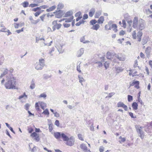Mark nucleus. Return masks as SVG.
<instances>
[{"mask_svg": "<svg viewBox=\"0 0 152 152\" xmlns=\"http://www.w3.org/2000/svg\"><path fill=\"white\" fill-rule=\"evenodd\" d=\"M35 87V83L34 81V80L33 79L31 81V84L30 86V88L31 89H34Z\"/></svg>", "mask_w": 152, "mask_h": 152, "instance_id": "24", "label": "nucleus"}, {"mask_svg": "<svg viewBox=\"0 0 152 152\" xmlns=\"http://www.w3.org/2000/svg\"><path fill=\"white\" fill-rule=\"evenodd\" d=\"M102 13V11L98 10L97 11L94 17L95 18H98L99 16L101 15Z\"/></svg>", "mask_w": 152, "mask_h": 152, "instance_id": "19", "label": "nucleus"}, {"mask_svg": "<svg viewBox=\"0 0 152 152\" xmlns=\"http://www.w3.org/2000/svg\"><path fill=\"white\" fill-rule=\"evenodd\" d=\"M138 101L140 102L141 104H143V103L142 102V101L139 97H138Z\"/></svg>", "mask_w": 152, "mask_h": 152, "instance_id": "64", "label": "nucleus"}, {"mask_svg": "<svg viewBox=\"0 0 152 152\" xmlns=\"http://www.w3.org/2000/svg\"><path fill=\"white\" fill-rule=\"evenodd\" d=\"M84 49L83 48H81L77 52V56L80 57L84 53Z\"/></svg>", "mask_w": 152, "mask_h": 152, "instance_id": "17", "label": "nucleus"}, {"mask_svg": "<svg viewBox=\"0 0 152 152\" xmlns=\"http://www.w3.org/2000/svg\"><path fill=\"white\" fill-rule=\"evenodd\" d=\"M78 136L79 139L83 141L84 140L83 138V135L82 134H78Z\"/></svg>", "mask_w": 152, "mask_h": 152, "instance_id": "45", "label": "nucleus"}, {"mask_svg": "<svg viewBox=\"0 0 152 152\" xmlns=\"http://www.w3.org/2000/svg\"><path fill=\"white\" fill-rule=\"evenodd\" d=\"M128 100L129 102H131L133 99V97L132 96L130 95H128Z\"/></svg>", "mask_w": 152, "mask_h": 152, "instance_id": "44", "label": "nucleus"}, {"mask_svg": "<svg viewBox=\"0 0 152 152\" xmlns=\"http://www.w3.org/2000/svg\"><path fill=\"white\" fill-rule=\"evenodd\" d=\"M72 11H69L67 12L65 15V17H68L71 16L72 14Z\"/></svg>", "mask_w": 152, "mask_h": 152, "instance_id": "33", "label": "nucleus"}, {"mask_svg": "<svg viewBox=\"0 0 152 152\" xmlns=\"http://www.w3.org/2000/svg\"><path fill=\"white\" fill-rule=\"evenodd\" d=\"M137 131L139 133V136L142 139H143L144 136V132L140 129H137Z\"/></svg>", "mask_w": 152, "mask_h": 152, "instance_id": "7", "label": "nucleus"}, {"mask_svg": "<svg viewBox=\"0 0 152 152\" xmlns=\"http://www.w3.org/2000/svg\"><path fill=\"white\" fill-rule=\"evenodd\" d=\"M122 24H123V27L124 28H126V23L125 21L124 20H122Z\"/></svg>", "mask_w": 152, "mask_h": 152, "instance_id": "61", "label": "nucleus"}, {"mask_svg": "<svg viewBox=\"0 0 152 152\" xmlns=\"http://www.w3.org/2000/svg\"><path fill=\"white\" fill-rule=\"evenodd\" d=\"M125 33V32L124 31L122 30L120 32L119 34L121 36L124 35Z\"/></svg>", "mask_w": 152, "mask_h": 152, "instance_id": "59", "label": "nucleus"}, {"mask_svg": "<svg viewBox=\"0 0 152 152\" xmlns=\"http://www.w3.org/2000/svg\"><path fill=\"white\" fill-rule=\"evenodd\" d=\"M45 65L44 60L41 58L39 60L38 62H37L35 64V68L37 70H42Z\"/></svg>", "mask_w": 152, "mask_h": 152, "instance_id": "2", "label": "nucleus"}, {"mask_svg": "<svg viewBox=\"0 0 152 152\" xmlns=\"http://www.w3.org/2000/svg\"><path fill=\"white\" fill-rule=\"evenodd\" d=\"M47 7H48L47 5H42L40 6L39 7H37L32 9V11L34 12H36L37 11L40 10L41 9H45Z\"/></svg>", "mask_w": 152, "mask_h": 152, "instance_id": "9", "label": "nucleus"}, {"mask_svg": "<svg viewBox=\"0 0 152 152\" xmlns=\"http://www.w3.org/2000/svg\"><path fill=\"white\" fill-rule=\"evenodd\" d=\"M115 70L117 73L122 72L124 69H122L121 67H118L115 68Z\"/></svg>", "mask_w": 152, "mask_h": 152, "instance_id": "27", "label": "nucleus"}, {"mask_svg": "<svg viewBox=\"0 0 152 152\" xmlns=\"http://www.w3.org/2000/svg\"><path fill=\"white\" fill-rule=\"evenodd\" d=\"M22 4L23 7H26L28 6L29 3L27 1H24Z\"/></svg>", "mask_w": 152, "mask_h": 152, "instance_id": "35", "label": "nucleus"}, {"mask_svg": "<svg viewBox=\"0 0 152 152\" xmlns=\"http://www.w3.org/2000/svg\"><path fill=\"white\" fill-rule=\"evenodd\" d=\"M78 78L79 80V82L81 83V85H83V84L82 83V82L83 81H84V79L83 78V77H81L80 76H79Z\"/></svg>", "mask_w": 152, "mask_h": 152, "instance_id": "47", "label": "nucleus"}, {"mask_svg": "<svg viewBox=\"0 0 152 152\" xmlns=\"http://www.w3.org/2000/svg\"><path fill=\"white\" fill-rule=\"evenodd\" d=\"M64 7V5L62 3H59L58 5L57 9H62Z\"/></svg>", "mask_w": 152, "mask_h": 152, "instance_id": "40", "label": "nucleus"}, {"mask_svg": "<svg viewBox=\"0 0 152 152\" xmlns=\"http://www.w3.org/2000/svg\"><path fill=\"white\" fill-rule=\"evenodd\" d=\"M81 148L83 149V151L85 152H90V150H88L87 147L86 145L84 144H81L80 145Z\"/></svg>", "mask_w": 152, "mask_h": 152, "instance_id": "13", "label": "nucleus"}, {"mask_svg": "<svg viewBox=\"0 0 152 152\" xmlns=\"http://www.w3.org/2000/svg\"><path fill=\"white\" fill-rule=\"evenodd\" d=\"M48 125L49 126V129L50 132H52L53 129V124L51 122L50 120L48 119Z\"/></svg>", "mask_w": 152, "mask_h": 152, "instance_id": "12", "label": "nucleus"}, {"mask_svg": "<svg viewBox=\"0 0 152 152\" xmlns=\"http://www.w3.org/2000/svg\"><path fill=\"white\" fill-rule=\"evenodd\" d=\"M66 144L67 145L71 146L74 144L75 139L73 137H71L69 138V140H67Z\"/></svg>", "mask_w": 152, "mask_h": 152, "instance_id": "4", "label": "nucleus"}, {"mask_svg": "<svg viewBox=\"0 0 152 152\" xmlns=\"http://www.w3.org/2000/svg\"><path fill=\"white\" fill-rule=\"evenodd\" d=\"M105 29L106 30H110L111 29V26L110 25H106L105 26Z\"/></svg>", "mask_w": 152, "mask_h": 152, "instance_id": "34", "label": "nucleus"}, {"mask_svg": "<svg viewBox=\"0 0 152 152\" xmlns=\"http://www.w3.org/2000/svg\"><path fill=\"white\" fill-rule=\"evenodd\" d=\"M139 28L140 30L143 29L145 27L144 20L142 19H140L138 21Z\"/></svg>", "mask_w": 152, "mask_h": 152, "instance_id": "5", "label": "nucleus"}, {"mask_svg": "<svg viewBox=\"0 0 152 152\" xmlns=\"http://www.w3.org/2000/svg\"><path fill=\"white\" fill-rule=\"evenodd\" d=\"M147 42V41L146 39H143L142 41V44L143 45H144L146 44Z\"/></svg>", "mask_w": 152, "mask_h": 152, "instance_id": "56", "label": "nucleus"}, {"mask_svg": "<svg viewBox=\"0 0 152 152\" xmlns=\"http://www.w3.org/2000/svg\"><path fill=\"white\" fill-rule=\"evenodd\" d=\"M138 18L137 17H135L133 19V27L134 28H136L138 26Z\"/></svg>", "mask_w": 152, "mask_h": 152, "instance_id": "6", "label": "nucleus"}, {"mask_svg": "<svg viewBox=\"0 0 152 152\" xmlns=\"http://www.w3.org/2000/svg\"><path fill=\"white\" fill-rule=\"evenodd\" d=\"M139 81H136V83L135 84V86H134V87L137 88V89H138L139 88Z\"/></svg>", "mask_w": 152, "mask_h": 152, "instance_id": "46", "label": "nucleus"}, {"mask_svg": "<svg viewBox=\"0 0 152 152\" xmlns=\"http://www.w3.org/2000/svg\"><path fill=\"white\" fill-rule=\"evenodd\" d=\"M136 31H134L132 33V36L134 39H135L136 38Z\"/></svg>", "mask_w": 152, "mask_h": 152, "instance_id": "42", "label": "nucleus"}, {"mask_svg": "<svg viewBox=\"0 0 152 152\" xmlns=\"http://www.w3.org/2000/svg\"><path fill=\"white\" fill-rule=\"evenodd\" d=\"M56 8V6H53L52 7L46 10V11L48 12L54 10Z\"/></svg>", "mask_w": 152, "mask_h": 152, "instance_id": "29", "label": "nucleus"}, {"mask_svg": "<svg viewBox=\"0 0 152 152\" xmlns=\"http://www.w3.org/2000/svg\"><path fill=\"white\" fill-rule=\"evenodd\" d=\"M110 63L107 61H106L104 64V66L106 69H107L109 66Z\"/></svg>", "mask_w": 152, "mask_h": 152, "instance_id": "36", "label": "nucleus"}, {"mask_svg": "<svg viewBox=\"0 0 152 152\" xmlns=\"http://www.w3.org/2000/svg\"><path fill=\"white\" fill-rule=\"evenodd\" d=\"M90 24L93 25H94L96 23H97V21L95 20H91L90 22Z\"/></svg>", "mask_w": 152, "mask_h": 152, "instance_id": "38", "label": "nucleus"}, {"mask_svg": "<svg viewBox=\"0 0 152 152\" xmlns=\"http://www.w3.org/2000/svg\"><path fill=\"white\" fill-rule=\"evenodd\" d=\"M80 41L81 42H83V43H89L90 41L88 40H85V36H83L81 37L80 39Z\"/></svg>", "mask_w": 152, "mask_h": 152, "instance_id": "22", "label": "nucleus"}, {"mask_svg": "<svg viewBox=\"0 0 152 152\" xmlns=\"http://www.w3.org/2000/svg\"><path fill=\"white\" fill-rule=\"evenodd\" d=\"M125 104L123 102H120L118 103L117 104V106L118 107H123Z\"/></svg>", "mask_w": 152, "mask_h": 152, "instance_id": "31", "label": "nucleus"}, {"mask_svg": "<svg viewBox=\"0 0 152 152\" xmlns=\"http://www.w3.org/2000/svg\"><path fill=\"white\" fill-rule=\"evenodd\" d=\"M129 114L132 118H136V116H134L133 115V113H132L130 112Z\"/></svg>", "mask_w": 152, "mask_h": 152, "instance_id": "58", "label": "nucleus"}, {"mask_svg": "<svg viewBox=\"0 0 152 152\" xmlns=\"http://www.w3.org/2000/svg\"><path fill=\"white\" fill-rule=\"evenodd\" d=\"M29 106V104H26L24 106L26 110H28Z\"/></svg>", "mask_w": 152, "mask_h": 152, "instance_id": "49", "label": "nucleus"}, {"mask_svg": "<svg viewBox=\"0 0 152 152\" xmlns=\"http://www.w3.org/2000/svg\"><path fill=\"white\" fill-rule=\"evenodd\" d=\"M119 138L120 139H121V140L120 141H119V142L120 143H122V142H124L126 140V139L124 138H122L121 137H119Z\"/></svg>", "mask_w": 152, "mask_h": 152, "instance_id": "43", "label": "nucleus"}, {"mask_svg": "<svg viewBox=\"0 0 152 152\" xmlns=\"http://www.w3.org/2000/svg\"><path fill=\"white\" fill-rule=\"evenodd\" d=\"M45 15L43 14L42 15L40 16V18L41 20L42 21H44V17H45Z\"/></svg>", "mask_w": 152, "mask_h": 152, "instance_id": "60", "label": "nucleus"}, {"mask_svg": "<svg viewBox=\"0 0 152 152\" xmlns=\"http://www.w3.org/2000/svg\"><path fill=\"white\" fill-rule=\"evenodd\" d=\"M65 28H68L70 26V24L69 23H64L63 24Z\"/></svg>", "mask_w": 152, "mask_h": 152, "instance_id": "54", "label": "nucleus"}, {"mask_svg": "<svg viewBox=\"0 0 152 152\" xmlns=\"http://www.w3.org/2000/svg\"><path fill=\"white\" fill-rule=\"evenodd\" d=\"M41 12H39V11L37 12L34 13V15L36 17H37L41 13Z\"/></svg>", "mask_w": 152, "mask_h": 152, "instance_id": "62", "label": "nucleus"}, {"mask_svg": "<svg viewBox=\"0 0 152 152\" xmlns=\"http://www.w3.org/2000/svg\"><path fill=\"white\" fill-rule=\"evenodd\" d=\"M99 150L100 152H103L104 150V148L103 146H100L99 148Z\"/></svg>", "mask_w": 152, "mask_h": 152, "instance_id": "50", "label": "nucleus"}, {"mask_svg": "<svg viewBox=\"0 0 152 152\" xmlns=\"http://www.w3.org/2000/svg\"><path fill=\"white\" fill-rule=\"evenodd\" d=\"M104 21V17L103 16H101L97 21V22L99 24H102L103 23Z\"/></svg>", "mask_w": 152, "mask_h": 152, "instance_id": "21", "label": "nucleus"}, {"mask_svg": "<svg viewBox=\"0 0 152 152\" xmlns=\"http://www.w3.org/2000/svg\"><path fill=\"white\" fill-rule=\"evenodd\" d=\"M23 31V28H22L20 30H16V32L18 33H19Z\"/></svg>", "mask_w": 152, "mask_h": 152, "instance_id": "63", "label": "nucleus"}, {"mask_svg": "<svg viewBox=\"0 0 152 152\" xmlns=\"http://www.w3.org/2000/svg\"><path fill=\"white\" fill-rule=\"evenodd\" d=\"M16 81L14 77L8 79L4 84L5 88L7 89H16Z\"/></svg>", "mask_w": 152, "mask_h": 152, "instance_id": "1", "label": "nucleus"}, {"mask_svg": "<svg viewBox=\"0 0 152 152\" xmlns=\"http://www.w3.org/2000/svg\"><path fill=\"white\" fill-rule=\"evenodd\" d=\"M40 105L41 108L43 110H44V108L46 106V104L42 102H40Z\"/></svg>", "mask_w": 152, "mask_h": 152, "instance_id": "30", "label": "nucleus"}, {"mask_svg": "<svg viewBox=\"0 0 152 152\" xmlns=\"http://www.w3.org/2000/svg\"><path fill=\"white\" fill-rule=\"evenodd\" d=\"M24 97H25V99H26L27 98V95H26V94L25 93H24L23 94V95L20 96L19 97V99H21L22 98H23Z\"/></svg>", "mask_w": 152, "mask_h": 152, "instance_id": "37", "label": "nucleus"}, {"mask_svg": "<svg viewBox=\"0 0 152 152\" xmlns=\"http://www.w3.org/2000/svg\"><path fill=\"white\" fill-rule=\"evenodd\" d=\"M115 94V93L114 92H112L108 94V95L106 96L105 97V98H111L112 97L113 95H114Z\"/></svg>", "mask_w": 152, "mask_h": 152, "instance_id": "39", "label": "nucleus"}, {"mask_svg": "<svg viewBox=\"0 0 152 152\" xmlns=\"http://www.w3.org/2000/svg\"><path fill=\"white\" fill-rule=\"evenodd\" d=\"M38 6V4H30L29 6V7H37Z\"/></svg>", "mask_w": 152, "mask_h": 152, "instance_id": "48", "label": "nucleus"}, {"mask_svg": "<svg viewBox=\"0 0 152 152\" xmlns=\"http://www.w3.org/2000/svg\"><path fill=\"white\" fill-rule=\"evenodd\" d=\"M42 114H44L45 115H49V113L48 109L45 110L42 113Z\"/></svg>", "mask_w": 152, "mask_h": 152, "instance_id": "41", "label": "nucleus"}, {"mask_svg": "<svg viewBox=\"0 0 152 152\" xmlns=\"http://www.w3.org/2000/svg\"><path fill=\"white\" fill-rule=\"evenodd\" d=\"M61 132H55L53 133V135L54 137L57 139H60L61 137Z\"/></svg>", "mask_w": 152, "mask_h": 152, "instance_id": "14", "label": "nucleus"}, {"mask_svg": "<svg viewBox=\"0 0 152 152\" xmlns=\"http://www.w3.org/2000/svg\"><path fill=\"white\" fill-rule=\"evenodd\" d=\"M54 116L58 118L60 116L59 114L57 112H55L54 113Z\"/></svg>", "mask_w": 152, "mask_h": 152, "instance_id": "57", "label": "nucleus"}, {"mask_svg": "<svg viewBox=\"0 0 152 152\" xmlns=\"http://www.w3.org/2000/svg\"><path fill=\"white\" fill-rule=\"evenodd\" d=\"M31 136L32 137H35L34 139L37 142H38L39 140V134L35 132H34L31 134Z\"/></svg>", "mask_w": 152, "mask_h": 152, "instance_id": "8", "label": "nucleus"}, {"mask_svg": "<svg viewBox=\"0 0 152 152\" xmlns=\"http://www.w3.org/2000/svg\"><path fill=\"white\" fill-rule=\"evenodd\" d=\"M132 107L134 110L137 109L138 104L136 102H133L132 104Z\"/></svg>", "mask_w": 152, "mask_h": 152, "instance_id": "26", "label": "nucleus"}, {"mask_svg": "<svg viewBox=\"0 0 152 152\" xmlns=\"http://www.w3.org/2000/svg\"><path fill=\"white\" fill-rule=\"evenodd\" d=\"M46 95L44 93H42L39 96V97H43L44 98H45L46 97Z\"/></svg>", "mask_w": 152, "mask_h": 152, "instance_id": "53", "label": "nucleus"}, {"mask_svg": "<svg viewBox=\"0 0 152 152\" xmlns=\"http://www.w3.org/2000/svg\"><path fill=\"white\" fill-rule=\"evenodd\" d=\"M8 71V70L7 69V68H5L4 69V71L2 74H1L0 78H1L2 77L4 76L7 74Z\"/></svg>", "mask_w": 152, "mask_h": 152, "instance_id": "23", "label": "nucleus"}, {"mask_svg": "<svg viewBox=\"0 0 152 152\" xmlns=\"http://www.w3.org/2000/svg\"><path fill=\"white\" fill-rule=\"evenodd\" d=\"M96 10L95 8H92L89 13V15L90 17H92L95 13Z\"/></svg>", "mask_w": 152, "mask_h": 152, "instance_id": "16", "label": "nucleus"}, {"mask_svg": "<svg viewBox=\"0 0 152 152\" xmlns=\"http://www.w3.org/2000/svg\"><path fill=\"white\" fill-rule=\"evenodd\" d=\"M52 24L53 26L52 28L53 31L56 30V28L57 29H59L62 26L61 24L60 23H57V21L56 20H54L53 21Z\"/></svg>", "mask_w": 152, "mask_h": 152, "instance_id": "3", "label": "nucleus"}, {"mask_svg": "<svg viewBox=\"0 0 152 152\" xmlns=\"http://www.w3.org/2000/svg\"><path fill=\"white\" fill-rule=\"evenodd\" d=\"M117 26L115 24H113L112 25V26H111V29H113V30L115 31V32L117 31Z\"/></svg>", "mask_w": 152, "mask_h": 152, "instance_id": "32", "label": "nucleus"}, {"mask_svg": "<svg viewBox=\"0 0 152 152\" xmlns=\"http://www.w3.org/2000/svg\"><path fill=\"white\" fill-rule=\"evenodd\" d=\"M73 19V16H72L69 18H63V20H65L66 22H71L72 19Z\"/></svg>", "mask_w": 152, "mask_h": 152, "instance_id": "25", "label": "nucleus"}, {"mask_svg": "<svg viewBox=\"0 0 152 152\" xmlns=\"http://www.w3.org/2000/svg\"><path fill=\"white\" fill-rule=\"evenodd\" d=\"M113 56V54L112 53L108 52L107 53V58L111 60H112V57Z\"/></svg>", "mask_w": 152, "mask_h": 152, "instance_id": "15", "label": "nucleus"}, {"mask_svg": "<svg viewBox=\"0 0 152 152\" xmlns=\"http://www.w3.org/2000/svg\"><path fill=\"white\" fill-rule=\"evenodd\" d=\"M63 140L64 141H66L67 140H69V137L66 135V134H65L63 132H61V137Z\"/></svg>", "mask_w": 152, "mask_h": 152, "instance_id": "11", "label": "nucleus"}, {"mask_svg": "<svg viewBox=\"0 0 152 152\" xmlns=\"http://www.w3.org/2000/svg\"><path fill=\"white\" fill-rule=\"evenodd\" d=\"M29 19L31 21V23L34 24V22L35 21V20L33 19L32 16H30L29 17Z\"/></svg>", "mask_w": 152, "mask_h": 152, "instance_id": "51", "label": "nucleus"}, {"mask_svg": "<svg viewBox=\"0 0 152 152\" xmlns=\"http://www.w3.org/2000/svg\"><path fill=\"white\" fill-rule=\"evenodd\" d=\"M151 52V48L150 47H147L145 50V53L147 55H148Z\"/></svg>", "mask_w": 152, "mask_h": 152, "instance_id": "28", "label": "nucleus"}, {"mask_svg": "<svg viewBox=\"0 0 152 152\" xmlns=\"http://www.w3.org/2000/svg\"><path fill=\"white\" fill-rule=\"evenodd\" d=\"M115 56L119 61H124L125 60V58L121 54H115Z\"/></svg>", "mask_w": 152, "mask_h": 152, "instance_id": "10", "label": "nucleus"}, {"mask_svg": "<svg viewBox=\"0 0 152 152\" xmlns=\"http://www.w3.org/2000/svg\"><path fill=\"white\" fill-rule=\"evenodd\" d=\"M35 108H36V109L37 110H39V107L38 103V102H37L36 103L35 105Z\"/></svg>", "mask_w": 152, "mask_h": 152, "instance_id": "52", "label": "nucleus"}, {"mask_svg": "<svg viewBox=\"0 0 152 152\" xmlns=\"http://www.w3.org/2000/svg\"><path fill=\"white\" fill-rule=\"evenodd\" d=\"M99 28V25L98 24H96L93 26L91 27V29L97 31Z\"/></svg>", "mask_w": 152, "mask_h": 152, "instance_id": "20", "label": "nucleus"}, {"mask_svg": "<svg viewBox=\"0 0 152 152\" xmlns=\"http://www.w3.org/2000/svg\"><path fill=\"white\" fill-rule=\"evenodd\" d=\"M142 35V33L141 31L140 30L139 31L137 34V38L138 39V41L140 42L141 41V37Z\"/></svg>", "mask_w": 152, "mask_h": 152, "instance_id": "18", "label": "nucleus"}, {"mask_svg": "<svg viewBox=\"0 0 152 152\" xmlns=\"http://www.w3.org/2000/svg\"><path fill=\"white\" fill-rule=\"evenodd\" d=\"M55 124L57 126H59V121L56 120L55 121Z\"/></svg>", "mask_w": 152, "mask_h": 152, "instance_id": "55", "label": "nucleus"}]
</instances>
